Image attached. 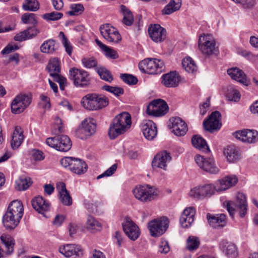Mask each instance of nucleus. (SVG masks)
Segmentation results:
<instances>
[{
    "label": "nucleus",
    "instance_id": "obj_1",
    "mask_svg": "<svg viewBox=\"0 0 258 258\" xmlns=\"http://www.w3.org/2000/svg\"><path fill=\"white\" fill-rule=\"evenodd\" d=\"M131 123V116L128 113L123 112L116 116L108 130L110 138L114 139L125 132L130 127Z\"/></svg>",
    "mask_w": 258,
    "mask_h": 258
},
{
    "label": "nucleus",
    "instance_id": "obj_2",
    "mask_svg": "<svg viewBox=\"0 0 258 258\" xmlns=\"http://www.w3.org/2000/svg\"><path fill=\"white\" fill-rule=\"evenodd\" d=\"M108 99L105 96L96 93H89L81 100L82 106L89 110H98L108 105Z\"/></svg>",
    "mask_w": 258,
    "mask_h": 258
},
{
    "label": "nucleus",
    "instance_id": "obj_3",
    "mask_svg": "<svg viewBox=\"0 0 258 258\" xmlns=\"http://www.w3.org/2000/svg\"><path fill=\"white\" fill-rule=\"evenodd\" d=\"M226 208L231 216H233L235 212H238L241 218H243L247 212V204L246 197L243 193H238L236 203L232 201L226 202Z\"/></svg>",
    "mask_w": 258,
    "mask_h": 258
},
{
    "label": "nucleus",
    "instance_id": "obj_4",
    "mask_svg": "<svg viewBox=\"0 0 258 258\" xmlns=\"http://www.w3.org/2000/svg\"><path fill=\"white\" fill-rule=\"evenodd\" d=\"M135 197L142 202H149L158 195V190L154 186L148 184L138 185L133 190Z\"/></svg>",
    "mask_w": 258,
    "mask_h": 258
},
{
    "label": "nucleus",
    "instance_id": "obj_5",
    "mask_svg": "<svg viewBox=\"0 0 258 258\" xmlns=\"http://www.w3.org/2000/svg\"><path fill=\"white\" fill-rule=\"evenodd\" d=\"M140 70L148 74H158L164 69V64L162 60L156 58H147L139 63Z\"/></svg>",
    "mask_w": 258,
    "mask_h": 258
},
{
    "label": "nucleus",
    "instance_id": "obj_6",
    "mask_svg": "<svg viewBox=\"0 0 258 258\" xmlns=\"http://www.w3.org/2000/svg\"><path fill=\"white\" fill-rule=\"evenodd\" d=\"M60 163L66 168H68L73 173L81 175L87 171V165L86 163L78 158L66 157L61 159Z\"/></svg>",
    "mask_w": 258,
    "mask_h": 258
},
{
    "label": "nucleus",
    "instance_id": "obj_7",
    "mask_svg": "<svg viewBox=\"0 0 258 258\" xmlns=\"http://www.w3.org/2000/svg\"><path fill=\"white\" fill-rule=\"evenodd\" d=\"M46 144L60 152H66L72 147L70 139L66 135L57 136L53 138H48L45 141Z\"/></svg>",
    "mask_w": 258,
    "mask_h": 258
},
{
    "label": "nucleus",
    "instance_id": "obj_8",
    "mask_svg": "<svg viewBox=\"0 0 258 258\" xmlns=\"http://www.w3.org/2000/svg\"><path fill=\"white\" fill-rule=\"evenodd\" d=\"M69 74L70 79L76 87L83 88L90 84L89 74L85 70L73 68L70 70Z\"/></svg>",
    "mask_w": 258,
    "mask_h": 258
},
{
    "label": "nucleus",
    "instance_id": "obj_9",
    "mask_svg": "<svg viewBox=\"0 0 258 258\" xmlns=\"http://www.w3.org/2000/svg\"><path fill=\"white\" fill-rule=\"evenodd\" d=\"M169 221L165 217L155 219L148 223V227L151 236L159 237L164 233L168 228Z\"/></svg>",
    "mask_w": 258,
    "mask_h": 258
},
{
    "label": "nucleus",
    "instance_id": "obj_10",
    "mask_svg": "<svg viewBox=\"0 0 258 258\" xmlns=\"http://www.w3.org/2000/svg\"><path fill=\"white\" fill-rule=\"evenodd\" d=\"M32 102V96L31 94H20L13 100L11 104L12 112L15 114H19L29 106Z\"/></svg>",
    "mask_w": 258,
    "mask_h": 258
},
{
    "label": "nucleus",
    "instance_id": "obj_11",
    "mask_svg": "<svg viewBox=\"0 0 258 258\" xmlns=\"http://www.w3.org/2000/svg\"><path fill=\"white\" fill-rule=\"evenodd\" d=\"M216 188L215 183L214 184H205L197 186L190 190L189 196L190 197L196 199L210 197L215 194Z\"/></svg>",
    "mask_w": 258,
    "mask_h": 258
},
{
    "label": "nucleus",
    "instance_id": "obj_12",
    "mask_svg": "<svg viewBox=\"0 0 258 258\" xmlns=\"http://www.w3.org/2000/svg\"><path fill=\"white\" fill-rule=\"evenodd\" d=\"M195 160L201 169L208 173L216 174L220 171L213 158H206L201 155H197L195 157Z\"/></svg>",
    "mask_w": 258,
    "mask_h": 258
},
{
    "label": "nucleus",
    "instance_id": "obj_13",
    "mask_svg": "<svg viewBox=\"0 0 258 258\" xmlns=\"http://www.w3.org/2000/svg\"><path fill=\"white\" fill-rule=\"evenodd\" d=\"M168 110L166 102L161 99L152 101L147 107V113L154 116H160L165 115Z\"/></svg>",
    "mask_w": 258,
    "mask_h": 258
},
{
    "label": "nucleus",
    "instance_id": "obj_14",
    "mask_svg": "<svg viewBox=\"0 0 258 258\" xmlns=\"http://www.w3.org/2000/svg\"><path fill=\"white\" fill-rule=\"evenodd\" d=\"M102 36L107 41L118 43L121 39V36L117 30L109 24H105L100 27Z\"/></svg>",
    "mask_w": 258,
    "mask_h": 258
},
{
    "label": "nucleus",
    "instance_id": "obj_15",
    "mask_svg": "<svg viewBox=\"0 0 258 258\" xmlns=\"http://www.w3.org/2000/svg\"><path fill=\"white\" fill-rule=\"evenodd\" d=\"M95 132V120L93 118H89L82 122L81 126L77 131V134L81 139H85L93 135Z\"/></svg>",
    "mask_w": 258,
    "mask_h": 258
},
{
    "label": "nucleus",
    "instance_id": "obj_16",
    "mask_svg": "<svg viewBox=\"0 0 258 258\" xmlns=\"http://www.w3.org/2000/svg\"><path fill=\"white\" fill-rule=\"evenodd\" d=\"M215 42L210 35H202L199 37V47L202 52L209 55L216 50Z\"/></svg>",
    "mask_w": 258,
    "mask_h": 258
},
{
    "label": "nucleus",
    "instance_id": "obj_17",
    "mask_svg": "<svg viewBox=\"0 0 258 258\" xmlns=\"http://www.w3.org/2000/svg\"><path fill=\"white\" fill-rule=\"evenodd\" d=\"M237 139L247 143H254L258 141V132L254 130L244 129L233 134Z\"/></svg>",
    "mask_w": 258,
    "mask_h": 258
},
{
    "label": "nucleus",
    "instance_id": "obj_18",
    "mask_svg": "<svg viewBox=\"0 0 258 258\" xmlns=\"http://www.w3.org/2000/svg\"><path fill=\"white\" fill-rule=\"evenodd\" d=\"M123 229L128 237L133 240L137 239L140 234L138 226L129 218H126L122 224Z\"/></svg>",
    "mask_w": 258,
    "mask_h": 258
},
{
    "label": "nucleus",
    "instance_id": "obj_19",
    "mask_svg": "<svg viewBox=\"0 0 258 258\" xmlns=\"http://www.w3.org/2000/svg\"><path fill=\"white\" fill-rule=\"evenodd\" d=\"M169 125L172 132L177 136H184L187 131L186 123L180 117H172L169 120Z\"/></svg>",
    "mask_w": 258,
    "mask_h": 258
},
{
    "label": "nucleus",
    "instance_id": "obj_20",
    "mask_svg": "<svg viewBox=\"0 0 258 258\" xmlns=\"http://www.w3.org/2000/svg\"><path fill=\"white\" fill-rule=\"evenodd\" d=\"M150 37L155 42H161L165 40L166 36V29L159 24L151 25L148 28Z\"/></svg>",
    "mask_w": 258,
    "mask_h": 258
},
{
    "label": "nucleus",
    "instance_id": "obj_21",
    "mask_svg": "<svg viewBox=\"0 0 258 258\" xmlns=\"http://www.w3.org/2000/svg\"><path fill=\"white\" fill-rule=\"evenodd\" d=\"M220 116L221 114L219 111L213 112L209 119L203 123L205 129L211 133L219 130L221 126L220 122Z\"/></svg>",
    "mask_w": 258,
    "mask_h": 258
},
{
    "label": "nucleus",
    "instance_id": "obj_22",
    "mask_svg": "<svg viewBox=\"0 0 258 258\" xmlns=\"http://www.w3.org/2000/svg\"><path fill=\"white\" fill-rule=\"evenodd\" d=\"M59 252L67 257L76 258L83 254L81 246L75 244H67L61 246Z\"/></svg>",
    "mask_w": 258,
    "mask_h": 258
},
{
    "label": "nucleus",
    "instance_id": "obj_23",
    "mask_svg": "<svg viewBox=\"0 0 258 258\" xmlns=\"http://www.w3.org/2000/svg\"><path fill=\"white\" fill-rule=\"evenodd\" d=\"M142 130L144 137L148 140H153L157 134L156 125L151 120L143 121L142 125Z\"/></svg>",
    "mask_w": 258,
    "mask_h": 258
},
{
    "label": "nucleus",
    "instance_id": "obj_24",
    "mask_svg": "<svg viewBox=\"0 0 258 258\" xmlns=\"http://www.w3.org/2000/svg\"><path fill=\"white\" fill-rule=\"evenodd\" d=\"M238 181V178L235 175L227 176L215 182L216 191H221L225 190L235 185Z\"/></svg>",
    "mask_w": 258,
    "mask_h": 258
},
{
    "label": "nucleus",
    "instance_id": "obj_25",
    "mask_svg": "<svg viewBox=\"0 0 258 258\" xmlns=\"http://www.w3.org/2000/svg\"><path fill=\"white\" fill-rule=\"evenodd\" d=\"M171 159V157L169 153L166 151H163L155 156L152 165L153 167H158L165 170L167 164L170 161Z\"/></svg>",
    "mask_w": 258,
    "mask_h": 258
},
{
    "label": "nucleus",
    "instance_id": "obj_26",
    "mask_svg": "<svg viewBox=\"0 0 258 258\" xmlns=\"http://www.w3.org/2000/svg\"><path fill=\"white\" fill-rule=\"evenodd\" d=\"M196 214L195 209L192 207L186 208L182 212L180 223L183 228H188L194 222Z\"/></svg>",
    "mask_w": 258,
    "mask_h": 258
},
{
    "label": "nucleus",
    "instance_id": "obj_27",
    "mask_svg": "<svg viewBox=\"0 0 258 258\" xmlns=\"http://www.w3.org/2000/svg\"><path fill=\"white\" fill-rule=\"evenodd\" d=\"M207 218L211 226L215 228H222L226 225V216L224 214H207Z\"/></svg>",
    "mask_w": 258,
    "mask_h": 258
},
{
    "label": "nucleus",
    "instance_id": "obj_28",
    "mask_svg": "<svg viewBox=\"0 0 258 258\" xmlns=\"http://www.w3.org/2000/svg\"><path fill=\"white\" fill-rule=\"evenodd\" d=\"M227 74L233 80L247 86L249 81L247 80L244 73L240 69L235 67L227 70Z\"/></svg>",
    "mask_w": 258,
    "mask_h": 258
},
{
    "label": "nucleus",
    "instance_id": "obj_29",
    "mask_svg": "<svg viewBox=\"0 0 258 258\" xmlns=\"http://www.w3.org/2000/svg\"><path fill=\"white\" fill-rule=\"evenodd\" d=\"M161 79L162 83L166 87H176L180 81L179 76L175 71L163 75Z\"/></svg>",
    "mask_w": 258,
    "mask_h": 258
},
{
    "label": "nucleus",
    "instance_id": "obj_30",
    "mask_svg": "<svg viewBox=\"0 0 258 258\" xmlns=\"http://www.w3.org/2000/svg\"><path fill=\"white\" fill-rule=\"evenodd\" d=\"M39 30L35 26L30 27L26 30L17 34L14 37L15 41L22 42L27 39H32L35 37L39 33Z\"/></svg>",
    "mask_w": 258,
    "mask_h": 258
},
{
    "label": "nucleus",
    "instance_id": "obj_31",
    "mask_svg": "<svg viewBox=\"0 0 258 258\" xmlns=\"http://www.w3.org/2000/svg\"><path fill=\"white\" fill-rule=\"evenodd\" d=\"M56 189L58 191L61 202L66 206L71 205L72 199L66 188V184L63 182H59L56 185Z\"/></svg>",
    "mask_w": 258,
    "mask_h": 258
},
{
    "label": "nucleus",
    "instance_id": "obj_32",
    "mask_svg": "<svg viewBox=\"0 0 258 258\" xmlns=\"http://www.w3.org/2000/svg\"><path fill=\"white\" fill-rule=\"evenodd\" d=\"M33 208L38 213L43 214L50 208L48 201L45 200L42 197H37L32 200Z\"/></svg>",
    "mask_w": 258,
    "mask_h": 258
},
{
    "label": "nucleus",
    "instance_id": "obj_33",
    "mask_svg": "<svg viewBox=\"0 0 258 258\" xmlns=\"http://www.w3.org/2000/svg\"><path fill=\"white\" fill-rule=\"evenodd\" d=\"M21 218H16L15 216L10 213V212H6L3 217V223L6 229H15L20 223Z\"/></svg>",
    "mask_w": 258,
    "mask_h": 258
},
{
    "label": "nucleus",
    "instance_id": "obj_34",
    "mask_svg": "<svg viewBox=\"0 0 258 258\" xmlns=\"http://www.w3.org/2000/svg\"><path fill=\"white\" fill-rule=\"evenodd\" d=\"M21 218H16L15 216L10 213V212H6L3 217V223L6 229H15L20 223Z\"/></svg>",
    "mask_w": 258,
    "mask_h": 258
},
{
    "label": "nucleus",
    "instance_id": "obj_35",
    "mask_svg": "<svg viewBox=\"0 0 258 258\" xmlns=\"http://www.w3.org/2000/svg\"><path fill=\"white\" fill-rule=\"evenodd\" d=\"M24 139L22 128L17 126L13 132L11 140V147L14 150L18 148L22 144Z\"/></svg>",
    "mask_w": 258,
    "mask_h": 258
},
{
    "label": "nucleus",
    "instance_id": "obj_36",
    "mask_svg": "<svg viewBox=\"0 0 258 258\" xmlns=\"http://www.w3.org/2000/svg\"><path fill=\"white\" fill-rule=\"evenodd\" d=\"M7 211L10 212V213L15 216L16 218L22 219L24 213L23 204L20 201L14 200L9 204Z\"/></svg>",
    "mask_w": 258,
    "mask_h": 258
},
{
    "label": "nucleus",
    "instance_id": "obj_37",
    "mask_svg": "<svg viewBox=\"0 0 258 258\" xmlns=\"http://www.w3.org/2000/svg\"><path fill=\"white\" fill-rule=\"evenodd\" d=\"M47 70L53 79L56 78V76H60V61L57 58H51L47 66Z\"/></svg>",
    "mask_w": 258,
    "mask_h": 258
},
{
    "label": "nucleus",
    "instance_id": "obj_38",
    "mask_svg": "<svg viewBox=\"0 0 258 258\" xmlns=\"http://www.w3.org/2000/svg\"><path fill=\"white\" fill-rule=\"evenodd\" d=\"M224 154L229 162H235L240 158L238 149L235 146H229L224 149Z\"/></svg>",
    "mask_w": 258,
    "mask_h": 258
},
{
    "label": "nucleus",
    "instance_id": "obj_39",
    "mask_svg": "<svg viewBox=\"0 0 258 258\" xmlns=\"http://www.w3.org/2000/svg\"><path fill=\"white\" fill-rule=\"evenodd\" d=\"M219 245L221 249L228 256L234 257L237 255V248L233 243L223 240L220 242Z\"/></svg>",
    "mask_w": 258,
    "mask_h": 258
},
{
    "label": "nucleus",
    "instance_id": "obj_40",
    "mask_svg": "<svg viewBox=\"0 0 258 258\" xmlns=\"http://www.w3.org/2000/svg\"><path fill=\"white\" fill-rule=\"evenodd\" d=\"M191 142L192 145L199 150L206 153L210 151L206 141L200 136H194L192 138Z\"/></svg>",
    "mask_w": 258,
    "mask_h": 258
},
{
    "label": "nucleus",
    "instance_id": "obj_41",
    "mask_svg": "<svg viewBox=\"0 0 258 258\" xmlns=\"http://www.w3.org/2000/svg\"><path fill=\"white\" fill-rule=\"evenodd\" d=\"M181 0H171L162 11L163 15H170L178 10L181 7Z\"/></svg>",
    "mask_w": 258,
    "mask_h": 258
},
{
    "label": "nucleus",
    "instance_id": "obj_42",
    "mask_svg": "<svg viewBox=\"0 0 258 258\" xmlns=\"http://www.w3.org/2000/svg\"><path fill=\"white\" fill-rule=\"evenodd\" d=\"M56 49V42L53 39L45 41L40 46V49L42 53H53Z\"/></svg>",
    "mask_w": 258,
    "mask_h": 258
},
{
    "label": "nucleus",
    "instance_id": "obj_43",
    "mask_svg": "<svg viewBox=\"0 0 258 258\" xmlns=\"http://www.w3.org/2000/svg\"><path fill=\"white\" fill-rule=\"evenodd\" d=\"M1 240L7 249V253L11 254L14 250V245L15 244L14 239L12 237L9 235H2L1 237Z\"/></svg>",
    "mask_w": 258,
    "mask_h": 258
},
{
    "label": "nucleus",
    "instance_id": "obj_44",
    "mask_svg": "<svg viewBox=\"0 0 258 258\" xmlns=\"http://www.w3.org/2000/svg\"><path fill=\"white\" fill-rule=\"evenodd\" d=\"M120 11L123 16L122 21L123 24L126 26H131L133 23L134 19L131 11L123 5L120 6Z\"/></svg>",
    "mask_w": 258,
    "mask_h": 258
},
{
    "label": "nucleus",
    "instance_id": "obj_45",
    "mask_svg": "<svg viewBox=\"0 0 258 258\" xmlns=\"http://www.w3.org/2000/svg\"><path fill=\"white\" fill-rule=\"evenodd\" d=\"M31 179L29 177L21 176L15 182V188L18 190H25L31 184Z\"/></svg>",
    "mask_w": 258,
    "mask_h": 258
},
{
    "label": "nucleus",
    "instance_id": "obj_46",
    "mask_svg": "<svg viewBox=\"0 0 258 258\" xmlns=\"http://www.w3.org/2000/svg\"><path fill=\"white\" fill-rule=\"evenodd\" d=\"M96 71L102 80L109 83L111 82L113 80L110 72L102 66H99V67L96 68Z\"/></svg>",
    "mask_w": 258,
    "mask_h": 258
},
{
    "label": "nucleus",
    "instance_id": "obj_47",
    "mask_svg": "<svg viewBox=\"0 0 258 258\" xmlns=\"http://www.w3.org/2000/svg\"><path fill=\"white\" fill-rule=\"evenodd\" d=\"M226 96L229 100L234 102H238L241 97L239 91L232 86L228 87L226 92Z\"/></svg>",
    "mask_w": 258,
    "mask_h": 258
},
{
    "label": "nucleus",
    "instance_id": "obj_48",
    "mask_svg": "<svg viewBox=\"0 0 258 258\" xmlns=\"http://www.w3.org/2000/svg\"><path fill=\"white\" fill-rule=\"evenodd\" d=\"M87 228L92 232L99 231L101 229V223L94 217L89 216L86 223Z\"/></svg>",
    "mask_w": 258,
    "mask_h": 258
},
{
    "label": "nucleus",
    "instance_id": "obj_49",
    "mask_svg": "<svg viewBox=\"0 0 258 258\" xmlns=\"http://www.w3.org/2000/svg\"><path fill=\"white\" fill-rule=\"evenodd\" d=\"M182 64L185 70L188 73H194L197 70V67L195 62L190 57L183 58Z\"/></svg>",
    "mask_w": 258,
    "mask_h": 258
},
{
    "label": "nucleus",
    "instance_id": "obj_50",
    "mask_svg": "<svg viewBox=\"0 0 258 258\" xmlns=\"http://www.w3.org/2000/svg\"><path fill=\"white\" fill-rule=\"evenodd\" d=\"M96 42L99 47L104 52L105 55L106 56L113 59L117 57V54L115 50L103 44L98 39H96Z\"/></svg>",
    "mask_w": 258,
    "mask_h": 258
},
{
    "label": "nucleus",
    "instance_id": "obj_51",
    "mask_svg": "<svg viewBox=\"0 0 258 258\" xmlns=\"http://www.w3.org/2000/svg\"><path fill=\"white\" fill-rule=\"evenodd\" d=\"M22 8L25 11L36 12L39 8V4L37 0H25Z\"/></svg>",
    "mask_w": 258,
    "mask_h": 258
},
{
    "label": "nucleus",
    "instance_id": "obj_52",
    "mask_svg": "<svg viewBox=\"0 0 258 258\" xmlns=\"http://www.w3.org/2000/svg\"><path fill=\"white\" fill-rule=\"evenodd\" d=\"M63 125L61 119L58 116L54 119V123L52 128V133L54 135H58L63 132Z\"/></svg>",
    "mask_w": 258,
    "mask_h": 258
},
{
    "label": "nucleus",
    "instance_id": "obj_53",
    "mask_svg": "<svg viewBox=\"0 0 258 258\" xmlns=\"http://www.w3.org/2000/svg\"><path fill=\"white\" fill-rule=\"evenodd\" d=\"M82 62L84 67L87 69L94 68L96 70V68L99 67L98 65L97 60L94 57H84L82 59Z\"/></svg>",
    "mask_w": 258,
    "mask_h": 258
},
{
    "label": "nucleus",
    "instance_id": "obj_54",
    "mask_svg": "<svg viewBox=\"0 0 258 258\" xmlns=\"http://www.w3.org/2000/svg\"><path fill=\"white\" fill-rule=\"evenodd\" d=\"M71 10L68 12L70 16H77L81 14L84 11L83 6L81 4H74L70 6Z\"/></svg>",
    "mask_w": 258,
    "mask_h": 258
},
{
    "label": "nucleus",
    "instance_id": "obj_55",
    "mask_svg": "<svg viewBox=\"0 0 258 258\" xmlns=\"http://www.w3.org/2000/svg\"><path fill=\"white\" fill-rule=\"evenodd\" d=\"M22 21L24 24H31L34 26L37 24L35 14L33 13H25L22 16Z\"/></svg>",
    "mask_w": 258,
    "mask_h": 258
},
{
    "label": "nucleus",
    "instance_id": "obj_56",
    "mask_svg": "<svg viewBox=\"0 0 258 258\" xmlns=\"http://www.w3.org/2000/svg\"><path fill=\"white\" fill-rule=\"evenodd\" d=\"M200 244L198 238L195 236H189L187 240L186 247L189 250L198 248Z\"/></svg>",
    "mask_w": 258,
    "mask_h": 258
},
{
    "label": "nucleus",
    "instance_id": "obj_57",
    "mask_svg": "<svg viewBox=\"0 0 258 258\" xmlns=\"http://www.w3.org/2000/svg\"><path fill=\"white\" fill-rule=\"evenodd\" d=\"M102 88L109 92H110L116 96H119L123 94L124 91L122 88L113 87L109 85H104Z\"/></svg>",
    "mask_w": 258,
    "mask_h": 258
},
{
    "label": "nucleus",
    "instance_id": "obj_58",
    "mask_svg": "<svg viewBox=\"0 0 258 258\" xmlns=\"http://www.w3.org/2000/svg\"><path fill=\"white\" fill-rule=\"evenodd\" d=\"M120 78L125 83L130 85H135L138 82L137 78L132 75L122 74H120Z\"/></svg>",
    "mask_w": 258,
    "mask_h": 258
},
{
    "label": "nucleus",
    "instance_id": "obj_59",
    "mask_svg": "<svg viewBox=\"0 0 258 258\" xmlns=\"http://www.w3.org/2000/svg\"><path fill=\"white\" fill-rule=\"evenodd\" d=\"M59 36L62 38V43L65 48L66 51L69 55H71L73 49L72 45L62 32H59Z\"/></svg>",
    "mask_w": 258,
    "mask_h": 258
},
{
    "label": "nucleus",
    "instance_id": "obj_60",
    "mask_svg": "<svg viewBox=\"0 0 258 258\" xmlns=\"http://www.w3.org/2000/svg\"><path fill=\"white\" fill-rule=\"evenodd\" d=\"M62 16L63 14L61 13L52 12L44 14L43 18L47 21H57L61 19Z\"/></svg>",
    "mask_w": 258,
    "mask_h": 258
},
{
    "label": "nucleus",
    "instance_id": "obj_61",
    "mask_svg": "<svg viewBox=\"0 0 258 258\" xmlns=\"http://www.w3.org/2000/svg\"><path fill=\"white\" fill-rule=\"evenodd\" d=\"M117 168V165L116 164H114L112 165L110 167H109L107 170H106L104 173L99 175L97 176V179L101 178L103 177H108L112 175L115 171L116 170Z\"/></svg>",
    "mask_w": 258,
    "mask_h": 258
},
{
    "label": "nucleus",
    "instance_id": "obj_62",
    "mask_svg": "<svg viewBox=\"0 0 258 258\" xmlns=\"http://www.w3.org/2000/svg\"><path fill=\"white\" fill-rule=\"evenodd\" d=\"M170 250L168 242L165 240H161L159 245V251L161 253L166 254Z\"/></svg>",
    "mask_w": 258,
    "mask_h": 258
},
{
    "label": "nucleus",
    "instance_id": "obj_63",
    "mask_svg": "<svg viewBox=\"0 0 258 258\" xmlns=\"http://www.w3.org/2000/svg\"><path fill=\"white\" fill-rule=\"evenodd\" d=\"M32 159L35 161H40L44 159V156L42 151L34 150L32 153Z\"/></svg>",
    "mask_w": 258,
    "mask_h": 258
},
{
    "label": "nucleus",
    "instance_id": "obj_64",
    "mask_svg": "<svg viewBox=\"0 0 258 258\" xmlns=\"http://www.w3.org/2000/svg\"><path fill=\"white\" fill-rule=\"evenodd\" d=\"M55 82L59 83V87L61 90H64L67 84V79L62 76H56V78L53 79Z\"/></svg>",
    "mask_w": 258,
    "mask_h": 258
}]
</instances>
